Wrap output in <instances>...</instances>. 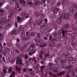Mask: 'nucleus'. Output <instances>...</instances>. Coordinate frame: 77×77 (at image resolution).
<instances>
[{
  "instance_id": "6e6552de",
  "label": "nucleus",
  "mask_w": 77,
  "mask_h": 77,
  "mask_svg": "<svg viewBox=\"0 0 77 77\" xmlns=\"http://www.w3.org/2000/svg\"><path fill=\"white\" fill-rule=\"evenodd\" d=\"M63 54L64 56L66 58H68L69 57V53L68 51L66 52L65 53H64Z\"/></svg>"
},
{
  "instance_id": "b1692460",
  "label": "nucleus",
  "mask_w": 77,
  "mask_h": 77,
  "mask_svg": "<svg viewBox=\"0 0 77 77\" xmlns=\"http://www.w3.org/2000/svg\"><path fill=\"white\" fill-rule=\"evenodd\" d=\"M28 61L30 63H32L33 62V59L29 58L28 59Z\"/></svg>"
},
{
  "instance_id": "412c9836",
  "label": "nucleus",
  "mask_w": 77,
  "mask_h": 77,
  "mask_svg": "<svg viewBox=\"0 0 77 77\" xmlns=\"http://www.w3.org/2000/svg\"><path fill=\"white\" fill-rule=\"evenodd\" d=\"M69 11L71 12H73L74 11V9L73 7H70L69 8Z\"/></svg>"
},
{
  "instance_id": "423d86ee",
  "label": "nucleus",
  "mask_w": 77,
  "mask_h": 77,
  "mask_svg": "<svg viewBox=\"0 0 77 77\" xmlns=\"http://www.w3.org/2000/svg\"><path fill=\"white\" fill-rule=\"evenodd\" d=\"M15 2L16 4V5L15 6L16 10L17 11L18 8L20 7V5H19V3L18 2L17 0Z\"/></svg>"
},
{
  "instance_id": "4be33fe9",
  "label": "nucleus",
  "mask_w": 77,
  "mask_h": 77,
  "mask_svg": "<svg viewBox=\"0 0 77 77\" xmlns=\"http://www.w3.org/2000/svg\"><path fill=\"white\" fill-rule=\"evenodd\" d=\"M16 68L17 71H18V72H19V73H20V72H21V69L18 67L17 66H16Z\"/></svg>"
},
{
  "instance_id": "7ed1b4c3",
  "label": "nucleus",
  "mask_w": 77,
  "mask_h": 77,
  "mask_svg": "<svg viewBox=\"0 0 77 77\" xmlns=\"http://www.w3.org/2000/svg\"><path fill=\"white\" fill-rule=\"evenodd\" d=\"M68 14H67L65 13H63L61 15V17L63 19L66 20H68L69 17Z\"/></svg>"
},
{
  "instance_id": "8fccbe9b",
  "label": "nucleus",
  "mask_w": 77,
  "mask_h": 77,
  "mask_svg": "<svg viewBox=\"0 0 77 77\" xmlns=\"http://www.w3.org/2000/svg\"><path fill=\"white\" fill-rule=\"evenodd\" d=\"M73 68V67L72 66H69L68 67V69L69 70H72Z\"/></svg>"
},
{
  "instance_id": "473e14b6",
  "label": "nucleus",
  "mask_w": 77,
  "mask_h": 77,
  "mask_svg": "<svg viewBox=\"0 0 77 77\" xmlns=\"http://www.w3.org/2000/svg\"><path fill=\"white\" fill-rule=\"evenodd\" d=\"M16 47L18 48H20L21 47V45L19 43H17L16 45Z\"/></svg>"
},
{
  "instance_id": "58836bf2",
  "label": "nucleus",
  "mask_w": 77,
  "mask_h": 77,
  "mask_svg": "<svg viewBox=\"0 0 77 77\" xmlns=\"http://www.w3.org/2000/svg\"><path fill=\"white\" fill-rule=\"evenodd\" d=\"M45 65H44L43 66H41L40 67V69H41V70H43L45 68Z\"/></svg>"
},
{
  "instance_id": "603ef678",
  "label": "nucleus",
  "mask_w": 77,
  "mask_h": 77,
  "mask_svg": "<svg viewBox=\"0 0 77 77\" xmlns=\"http://www.w3.org/2000/svg\"><path fill=\"white\" fill-rule=\"evenodd\" d=\"M43 19H42L40 21V22L38 23L39 25H40V24H41L42 23V22L43 21Z\"/></svg>"
},
{
  "instance_id": "72a5a7b5",
  "label": "nucleus",
  "mask_w": 77,
  "mask_h": 77,
  "mask_svg": "<svg viewBox=\"0 0 77 77\" xmlns=\"http://www.w3.org/2000/svg\"><path fill=\"white\" fill-rule=\"evenodd\" d=\"M39 68H40L39 64H37L35 66V69H39Z\"/></svg>"
},
{
  "instance_id": "0e129e2a",
  "label": "nucleus",
  "mask_w": 77,
  "mask_h": 77,
  "mask_svg": "<svg viewBox=\"0 0 77 77\" xmlns=\"http://www.w3.org/2000/svg\"><path fill=\"white\" fill-rule=\"evenodd\" d=\"M28 55L27 54H26L25 56V58L26 59H28Z\"/></svg>"
},
{
  "instance_id": "3c124183",
  "label": "nucleus",
  "mask_w": 77,
  "mask_h": 77,
  "mask_svg": "<svg viewBox=\"0 0 77 77\" xmlns=\"http://www.w3.org/2000/svg\"><path fill=\"white\" fill-rule=\"evenodd\" d=\"M26 14V12H23L21 13V15L22 16H24V15H25Z\"/></svg>"
},
{
  "instance_id": "a18cd8bd",
  "label": "nucleus",
  "mask_w": 77,
  "mask_h": 77,
  "mask_svg": "<svg viewBox=\"0 0 77 77\" xmlns=\"http://www.w3.org/2000/svg\"><path fill=\"white\" fill-rule=\"evenodd\" d=\"M56 0H53L51 3L52 5H54V4L56 3Z\"/></svg>"
},
{
  "instance_id": "f8f14e48",
  "label": "nucleus",
  "mask_w": 77,
  "mask_h": 77,
  "mask_svg": "<svg viewBox=\"0 0 77 77\" xmlns=\"http://www.w3.org/2000/svg\"><path fill=\"white\" fill-rule=\"evenodd\" d=\"M11 20V19L9 18V17L8 20H7L5 18L3 21V22L4 23H8V22H9V21H10Z\"/></svg>"
},
{
  "instance_id": "680f3d73",
  "label": "nucleus",
  "mask_w": 77,
  "mask_h": 77,
  "mask_svg": "<svg viewBox=\"0 0 77 77\" xmlns=\"http://www.w3.org/2000/svg\"><path fill=\"white\" fill-rule=\"evenodd\" d=\"M10 3L11 5H13L14 3V2L13 1V0H11L10 1Z\"/></svg>"
},
{
  "instance_id": "9d476101",
  "label": "nucleus",
  "mask_w": 77,
  "mask_h": 77,
  "mask_svg": "<svg viewBox=\"0 0 77 77\" xmlns=\"http://www.w3.org/2000/svg\"><path fill=\"white\" fill-rule=\"evenodd\" d=\"M11 24H12V22H9L8 23V24L5 27V29H6V30H7L8 29H9L10 26H11Z\"/></svg>"
},
{
  "instance_id": "09e8293b",
  "label": "nucleus",
  "mask_w": 77,
  "mask_h": 77,
  "mask_svg": "<svg viewBox=\"0 0 77 77\" xmlns=\"http://www.w3.org/2000/svg\"><path fill=\"white\" fill-rule=\"evenodd\" d=\"M66 2H67V1L66 0H64L63 2V5H65L66 4Z\"/></svg>"
},
{
  "instance_id": "2f4dec72",
  "label": "nucleus",
  "mask_w": 77,
  "mask_h": 77,
  "mask_svg": "<svg viewBox=\"0 0 77 77\" xmlns=\"http://www.w3.org/2000/svg\"><path fill=\"white\" fill-rule=\"evenodd\" d=\"M44 52L42 51V52H41V54L40 55V59H42V54H44Z\"/></svg>"
},
{
  "instance_id": "338daca9",
  "label": "nucleus",
  "mask_w": 77,
  "mask_h": 77,
  "mask_svg": "<svg viewBox=\"0 0 77 77\" xmlns=\"http://www.w3.org/2000/svg\"><path fill=\"white\" fill-rule=\"evenodd\" d=\"M61 44H59L57 45V48H60V47H61Z\"/></svg>"
},
{
  "instance_id": "13d9d810",
  "label": "nucleus",
  "mask_w": 77,
  "mask_h": 77,
  "mask_svg": "<svg viewBox=\"0 0 77 77\" xmlns=\"http://www.w3.org/2000/svg\"><path fill=\"white\" fill-rule=\"evenodd\" d=\"M2 53H3V48H0V54Z\"/></svg>"
},
{
  "instance_id": "c03bdc74",
  "label": "nucleus",
  "mask_w": 77,
  "mask_h": 77,
  "mask_svg": "<svg viewBox=\"0 0 77 77\" xmlns=\"http://www.w3.org/2000/svg\"><path fill=\"white\" fill-rule=\"evenodd\" d=\"M72 73V77H74V75H75V72H71Z\"/></svg>"
},
{
  "instance_id": "a211bd4d",
  "label": "nucleus",
  "mask_w": 77,
  "mask_h": 77,
  "mask_svg": "<svg viewBox=\"0 0 77 77\" xmlns=\"http://www.w3.org/2000/svg\"><path fill=\"white\" fill-rule=\"evenodd\" d=\"M63 2L62 1H60L59 2H58L56 4V6H59L61 4H62Z\"/></svg>"
},
{
  "instance_id": "052dcab7",
  "label": "nucleus",
  "mask_w": 77,
  "mask_h": 77,
  "mask_svg": "<svg viewBox=\"0 0 77 77\" xmlns=\"http://www.w3.org/2000/svg\"><path fill=\"white\" fill-rule=\"evenodd\" d=\"M54 27L55 29V30H57V26L56 25H54Z\"/></svg>"
},
{
  "instance_id": "69168bd1",
  "label": "nucleus",
  "mask_w": 77,
  "mask_h": 77,
  "mask_svg": "<svg viewBox=\"0 0 77 77\" xmlns=\"http://www.w3.org/2000/svg\"><path fill=\"white\" fill-rule=\"evenodd\" d=\"M20 6H19V7H18V8H17L18 9H19L18 10V11H21L22 10V8H20Z\"/></svg>"
},
{
  "instance_id": "bf43d9fd",
  "label": "nucleus",
  "mask_w": 77,
  "mask_h": 77,
  "mask_svg": "<svg viewBox=\"0 0 77 77\" xmlns=\"http://www.w3.org/2000/svg\"><path fill=\"white\" fill-rule=\"evenodd\" d=\"M45 24H44L40 28L41 29H44V27H45Z\"/></svg>"
},
{
  "instance_id": "79ce46f5",
  "label": "nucleus",
  "mask_w": 77,
  "mask_h": 77,
  "mask_svg": "<svg viewBox=\"0 0 77 77\" xmlns=\"http://www.w3.org/2000/svg\"><path fill=\"white\" fill-rule=\"evenodd\" d=\"M73 60V58L72 57H70L68 59V60L69 62H71V61H72Z\"/></svg>"
},
{
  "instance_id": "864d4df0",
  "label": "nucleus",
  "mask_w": 77,
  "mask_h": 77,
  "mask_svg": "<svg viewBox=\"0 0 77 77\" xmlns=\"http://www.w3.org/2000/svg\"><path fill=\"white\" fill-rule=\"evenodd\" d=\"M72 6H73V7H74V8H76V9H77V5H76V4H73L72 5Z\"/></svg>"
},
{
  "instance_id": "a878e982",
  "label": "nucleus",
  "mask_w": 77,
  "mask_h": 77,
  "mask_svg": "<svg viewBox=\"0 0 77 77\" xmlns=\"http://www.w3.org/2000/svg\"><path fill=\"white\" fill-rule=\"evenodd\" d=\"M48 66H49L53 67L54 66V64L53 63H49L48 64Z\"/></svg>"
},
{
  "instance_id": "4c0bfd02",
  "label": "nucleus",
  "mask_w": 77,
  "mask_h": 77,
  "mask_svg": "<svg viewBox=\"0 0 77 77\" xmlns=\"http://www.w3.org/2000/svg\"><path fill=\"white\" fill-rule=\"evenodd\" d=\"M30 35H31L32 36H36V35L35 33V32H32L30 33Z\"/></svg>"
},
{
  "instance_id": "4468645a",
  "label": "nucleus",
  "mask_w": 77,
  "mask_h": 77,
  "mask_svg": "<svg viewBox=\"0 0 77 77\" xmlns=\"http://www.w3.org/2000/svg\"><path fill=\"white\" fill-rule=\"evenodd\" d=\"M17 20L18 22V23H20L21 21H22L23 20H22V18L20 17V16H18L17 17Z\"/></svg>"
},
{
  "instance_id": "bb28decb",
  "label": "nucleus",
  "mask_w": 77,
  "mask_h": 77,
  "mask_svg": "<svg viewBox=\"0 0 77 77\" xmlns=\"http://www.w3.org/2000/svg\"><path fill=\"white\" fill-rule=\"evenodd\" d=\"M61 32L63 35V36H65V32L63 29L61 31Z\"/></svg>"
},
{
  "instance_id": "e2e57ef3",
  "label": "nucleus",
  "mask_w": 77,
  "mask_h": 77,
  "mask_svg": "<svg viewBox=\"0 0 77 77\" xmlns=\"http://www.w3.org/2000/svg\"><path fill=\"white\" fill-rule=\"evenodd\" d=\"M31 53H32V54H33L35 53V50H32L31 51Z\"/></svg>"
},
{
  "instance_id": "a19ab883",
  "label": "nucleus",
  "mask_w": 77,
  "mask_h": 77,
  "mask_svg": "<svg viewBox=\"0 0 77 77\" xmlns=\"http://www.w3.org/2000/svg\"><path fill=\"white\" fill-rule=\"evenodd\" d=\"M19 48L20 51H23V50H24L25 48H24V47H20V48Z\"/></svg>"
},
{
  "instance_id": "aec40b11",
  "label": "nucleus",
  "mask_w": 77,
  "mask_h": 77,
  "mask_svg": "<svg viewBox=\"0 0 77 77\" xmlns=\"http://www.w3.org/2000/svg\"><path fill=\"white\" fill-rule=\"evenodd\" d=\"M75 65V63L74 62H69V66H72V65Z\"/></svg>"
},
{
  "instance_id": "f3484780",
  "label": "nucleus",
  "mask_w": 77,
  "mask_h": 77,
  "mask_svg": "<svg viewBox=\"0 0 77 77\" xmlns=\"http://www.w3.org/2000/svg\"><path fill=\"white\" fill-rule=\"evenodd\" d=\"M5 51L7 52V53H8V54H9V51H10V49L8 47H6L5 48Z\"/></svg>"
},
{
  "instance_id": "c756f323",
  "label": "nucleus",
  "mask_w": 77,
  "mask_h": 77,
  "mask_svg": "<svg viewBox=\"0 0 77 77\" xmlns=\"http://www.w3.org/2000/svg\"><path fill=\"white\" fill-rule=\"evenodd\" d=\"M4 3H5V0H2L1 1V2H0V6H2V5H3Z\"/></svg>"
},
{
  "instance_id": "cd10ccee",
  "label": "nucleus",
  "mask_w": 77,
  "mask_h": 77,
  "mask_svg": "<svg viewBox=\"0 0 77 77\" xmlns=\"http://www.w3.org/2000/svg\"><path fill=\"white\" fill-rule=\"evenodd\" d=\"M55 66L57 68L59 69L60 68V65L59 64H55Z\"/></svg>"
},
{
  "instance_id": "0eeeda50",
  "label": "nucleus",
  "mask_w": 77,
  "mask_h": 77,
  "mask_svg": "<svg viewBox=\"0 0 77 77\" xmlns=\"http://www.w3.org/2000/svg\"><path fill=\"white\" fill-rule=\"evenodd\" d=\"M19 2L22 5V6H24L26 5V1H25L24 0H20Z\"/></svg>"
},
{
  "instance_id": "393cba45",
  "label": "nucleus",
  "mask_w": 77,
  "mask_h": 77,
  "mask_svg": "<svg viewBox=\"0 0 77 77\" xmlns=\"http://www.w3.org/2000/svg\"><path fill=\"white\" fill-rule=\"evenodd\" d=\"M61 66L62 68H67V65H66V64H62Z\"/></svg>"
},
{
  "instance_id": "c85d7f7f",
  "label": "nucleus",
  "mask_w": 77,
  "mask_h": 77,
  "mask_svg": "<svg viewBox=\"0 0 77 77\" xmlns=\"http://www.w3.org/2000/svg\"><path fill=\"white\" fill-rule=\"evenodd\" d=\"M65 45H67V46H69V42L68 41H66L65 43Z\"/></svg>"
},
{
  "instance_id": "20e7f679",
  "label": "nucleus",
  "mask_w": 77,
  "mask_h": 77,
  "mask_svg": "<svg viewBox=\"0 0 77 77\" xmlns=\"http://www.w3.org/2000/svg\"><path fill=\"white\" fill-rule=\"evenodd\" d=\"M16 60V64H19V65H23V60L21 57L18 56L17 57Z\"/></svg>"
},
{
  "instance_id": "de8ad7c7",
  "label": "nucleus",
  "mask_w": 77,
  "mask_h": 77,
  "mask_svg": "<svg viewBox=\"0 0 77 77\" xmlns=\"http://www.w3.org/2000/svg\"><path fill=\"white\" fill-rule=\"evenodd\" d=\"M21 36L22 38H24L25 37V35H24V33H23V32L21 33Z\"/></svg>"
},
{
  "instance_id": "6e6d98bb",
  "label": "nucleus",
  "mask_w": 77,
  "mask_h": 77,
  "mask_svg": "<svg viewBox=\"0 0 77 77\" xmlns=\"http://www.w3.org/2000/svg\"><path fill=\"white\" fill-rule=\"evenodd\" d=\"M57 9H55L54 11H53V12H54V14H56L57 13Z\"/></svg>"
},
{
  "instance_id": "1a4fd4ad",
  "label": "nucleus",
  "mask_w": 77,
  "mask_h": 77,
  "mask_svg": "<svg viewBox=\"0 0 77 77\" xmlns=\"http://www.w3.org/2000/svg\"><path fill=\"white\" fill-rule=\"evenodd\" d=\"M17 33V29H15L13 30L11 32V35H16Z\"/></svg>"
},
{
  "instance_id": "5701e85b",
  "label": "nucleus",
  "mask_w": 77,
  "mask_h": 77,
  "mask_svg": "<svg viewBox=\"0 0 77 77\" xmlns=\"http://www.w3.org/2000/svg\"><path fill=\"white\" fill-rule=\"evenodd\" d=\"M61 21L62 20H61V18L60 17V18H59L57 20V23H58V24H60Z\"/></svg>"
},
{
  "instance_id": "f03ea898",
  "label": "nucleus",
  "mask_w": 77,
  "mask_h": 77,
  "mask_svg": "<svg viewBox=\"0 0 77 77\" xmlns=\"http://www.w3.org/2000/svg\"><path fill=\"white\" fill-rule=\"evenodd\" d=\"M8 13H9L10 15L8 16V18L10 19H11L12 17H14L15 14V11L14 10H12L11 8L8 11Z\"/></svg>"
},
{
  "instance_id": "f257e3e1",
  "label": "nucleus",
  "mask_w": 77,
  "mask_h": 77,
  "mask_svg": "<svg viewBox=\"0 0 77 77\" xmlns=\"http://www.w3.org/2000/svg\"><path fill=\"white\" fill-rule=\"evenodd\" d=\"M41 39L40 38H37L35 41V43L37 46H38L39 45L40 47H45L46 45L45 43H41Z\"/></svg>"
},
{
  "instance_id": "49530a36",
  "label": "nucleus",
  "mask_w": 77,
  "mask_h": 77,
  "mask_svg": "<svg viewBox=\"0 0 77 77\" xmlns=\"http://www.w3.org/2000/svg\"><path fill=\"white\" fill-rule=\"evenodd\" d=\"M0 12H1V13H2L3 14H4L5 13H4V12H5V10H3L2 9H0Z\"/></svg>"
},
{
  "instance_id": "9b49d317",
  "label": "nucleus",
  "mask_w": 77,
  "mask_h": 77,
  "mask_svg": "<svg viewBox=\"0 0 77 77\" xmlns=\"http://www.w3.org/2000/svg\"><path fill=\"white\" fill-rule=\"evenodd\" d=\"M65 72L64 71L60 72V73H58L57 74V75L58 76H61V75H64V74H65Z\"/></svg>"
},
{
  "instance_id": "37998d69",
  "label": "nucleus",
  "mask_w": 77,
  "mask_h": 77,
  "mask_svg": "<svg viewBox=\"0 0 77 77\" xmlns=\"http://www.w3.org/2000/svg\"><path fill=\"white\" fill-rule=\"evenodd\" d=\"M12 68L11 67L9 69H8V71L9 72H12Z\"/></svg>"
},
{
  "instance_id": "ea45409f",
  "label": "nucleus",
  "mask_w": 77,
  "mask_h": 77,
  "mask_svg": "<svg viewBox=\"0 0 77 77\" xmlns=\"http://www.w3.org/2000/svg\"><path fill=\"white\" fill-rule=\"evenodd\" d=\"M66 49L69 51H71V48L69 46H67L66 48Z\"/></svg>"
},
{
  "instance_id": "39448f33",
  "label": "nucleus",
  "mask_w": 77,
  "mask_h": 77,
  "mask_svg": "<svg viewBox=\"0 0 77 77\" xmlns=\"http://www.w3.org/2000/svg\"><path fill=\"white\" fill-rule=\"evenodd\" d=\"M62 8H60V7H59L58 8L57 7L55 6H53L52 8H51V11L52 12L54 11V10L56 9H57V11H59V10H61Z\"/></svg>"
},
{
  "instance_id": "7c9ffc66",
  "label": "nucleus",
  "mask_w": 77,
  "mask_h": 77,
  "mask_svg": "<svg viewBox=\"0 0 77 77\" xmlns=\"http://www.w3.org/2000/svg\"><path fill=\"white\" fill-rule=\"evenodd\" d=\"M29 73L30 74H31L32 75H35V72L33 71H32L31 72H29Z\"/></svg>"
},
{
  "instance_id": "5fc2aeb1",
  "label": "nucleus",
  "mask_w": 77,
  "mask_h": 77,
  "mask_svg": "<svg viewBox=\"0 0 77 77\" xmlns=\"http://www.w3.org/2000/svg\"><path fill=\"white\" fill-rule=\"evenodd\" d=\"M2 70L4 74H6L7 72V71L5 69H3Z\"/></svg>"
},
{
  "instance_id": "e433bc0d",
  "label": "nucleus",
  "mask_w": 77,
  "mask_h": 77,
  "mask_svg": "<svg viewBox=\"0 0 77 77\" xmlns=\"http://www.w3.org/2000/svg\"><path fill=\"white\" fill-rule=\"evenodd\" d=\"M11 75L12 76V77H15V72H13Z\"/></svg>"
},
{
  "instance_id": "c9c22d12",
  "label": "nucleus",
  "mask_w": 77,
  "mask_h": 77,
  "mask_svg": "<svg viewBox=\"0 0 77 77\" xmlns=\"http://www.w3.org/2000/svg\"><path fill=\"white\" fill-rule=\"evenodd\" d=\"M29 23L30 26H32V24H33V21H32V20H30V19L29 21Z\"/></svg>"
},
{
  "instance_id": "6ab92c4d",
  "label": "nucleus",
  "mask_w": 77,
  "mask_h": 77,
  "mask_svg": "<svg viewBox=\"0 0 77 77\" xmlns=\"http://www.w3.org/2000/svg\"><path fill=\"white\" fill-rule=\"evenodd\" d=\"M32 50H33V48L31 46L26 49L27 51H31Z\"/></svg>"
},
{
  "instance_id": "774afa93",
  "label": "nucleus",
  "mask_w": 77,
  "mask_h": 77,
  "mask_svg": "<svg viewBox=\"0 0 77 77\" xmlns=\"http://www.w3.org/2000/svg\"><path fill=\"white\" fill-rule=\"evenodd\" d=\"M29 15L28 14H26L25 15V17L26 18H28Z\"/></svg>"
},
{
  "instance_id": "f704fd0d",
  "label": "nucleus",
  "mask_w": 77,
  "mask_h": 77,
  "mask_svg": "<svg viewBox=\"0 0 77 77\" xmlns=\"http://www.w3.org/2000/svg\"><path fill=\"white\" fill-rule=\"evenodd\" d=\"M34 15L35 17H38V16H39V13L37 12H35L34 13Z\"/></svg>"
},
{
  "instance_id": "ddd939ff",
  "label": "nucleus",
  "mask_w": 77,
  "mask_h": 77,
  "mask_svg": "<svg viewBox=\"0 0 77 77\" xmlns=\"http://www.w3.org/2000/svg\"><path fill=\"white\" fill-rule=\"evenodd\" d=\"M11 54L13 56H14V55L15 54V53H16V52L15 51V50L14 49H11Z\"/></svg>"
},
{
  "instance_id": "dca6fc26",
  "label": "nucleus",
  "mask_w": 77,
  "mask_h": 77,
  "mask_svg": "<svg viewBox=\"0 0 77 77\" xmlns=\"http://www.w3.org/2000/svg\"><path fill=\"white\" fill-rule=\"evenodd\" d=\"M63 28L65 29H68V28H69V24H65L64 26H63Z\"/></svg>"
},
{
  "instance_id": "2eb2a0df",
  "label": "nucleus",
  "mask_w": 77,
  "mask_h": 77,
  "mask_svg": "<svg viewBox=\"0 0 77 77\" xmlns=\"http://www.w3.org/2000/svg\"><path fill=\"white\" fill-rule=\"evenodd\" d=\"M55 62L57 64L60 63V60L59 58L56 59H55Z\"/></svg>"
},
{
  "instance_id": "4d7b16f0",
  "label": "nucleus",
  "mask_w": 77,
  "mask_h": 77,
  "mask_svg": "<svg viewBox=\"0 0 77 77\" xmlns=\"http://www.w3.org/2000/svg\"><path fill=\"white\" fill-rule=\"evenodd\" d=\"M29 38H30L29 36H26V37L25 38L24 40H28V39H29Z\"/></svg>"
}]
</instances>
